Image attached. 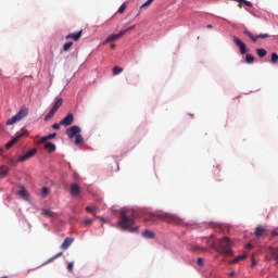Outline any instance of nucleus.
Wrapping results in <instances>:
<instances>
[{"label": "nucleus", "mask_w": 278, "mask_h": 278, "mask_svg": "<svg viewBox=\"0 0 278 278\" xmlns=\"http://www.w3.org/2000/svg\"><path fill=\"white\" fill-rule=\"evenodd\" d=\"M236 2H239V3H244L247 7L251 8L252 7V3L247 1V0H233Z\"/></svg>", "instance_id": "34"}, {"label": "nucleus", "mask_w": 278, "mask_h": 278, "mask_svg": "<svg viewBox=\"0 0 278 278\" xmlns=\"http://www.w3.org/2000/svg\"><path fill=\"white\" fill-rule=\"evenodd\" d=\"M94 223L93 218L87 217L84 219V225L85 226H91Z\"/></svg>", "instance_id": "30"}, {"label": "nucleus", "mask_w": 278, "mask_h": 278, "mask_svg": "<svg viewBox=\"0 0 278 278\" xmlns=\"http://www.w3.org/2000/svg\"><path fill=\"white\" fill-rule=\"evenodd\" d=\"M83 36V30L78 31V33H73L70 34L65 37V39H73L74 41H78Z\"/></svg>", "instance_id": "14"}, {"label": "nucleus", "mask_w": 278, "mask_h": 278, "mask_svg": "<svg viewBox=\"0 0 278 278\" xmlns=\"http://www.w3.org/2000/svg\"><path fill=\"white\" fill-rule=\"evenodd\" d=\"M53 138H56V132L46 135V136L41 137V140H53Z\"/></svg>", "instance_id": "26"}, {"label": "nucleus", "mask_w": 278, "mask_h": 278, "mask_svg": "<svg viewBox=\"0 0 278 278\" xmlns=\"http://www.w3.org/2000/svg\"><path fill=\"white\" fill-rule=\"evenodd\" d=\"M254 266H255V261H253L251 264V267H254Z\"/></svg>", "instance_id": "50"}, {"label": "nucleus", "mask_w": 278, "mask_h": 278, "mask_svg": "<svg viewBox=\"0 0 278 278\" xmlns=\"http://www.w3.org/2000/svg\"><path fill=\"white\" fill-rule=\"evenodd\" d=\"M81 191H83V188L77 184H72L70 187V194L74 198L79 197Z\"/></svg>", "instance_id": "8"}, {"label": "nucleus", "mask_w": 278, "mask_h": 278, "mask_svg": "<svg viewBox=\"0 0 278 278\" xmlns=\"http://www.w3.org/2000/svg\"><path fill=\"white\" fill-rule=\"evenodd\" d=\"M18 164V159H14V157H7V165H9V167H16Z\"/></svg>", "instance_id": "18"}, {"label": "nucleus", "mask_w": 278, "mask_h": 278, "mask_svg": "<svg viewBox=\"0 0 278 278\" xmlns=\"http://www.w3.org/2000/svg\"><path fill=\"white\" fill-rule=\"evenodd\" d=\"M84 140H75L74 141V144H75V147H81V144H84Z\"/></svg>", "instance_id": "39"}, {"label": "nucleus", "mask_w": 278, "mask_h": 278, "mask_svg": "<svg viewBox=\"0 0 278 278\" xmlns=\"http://www.w3.org/2000/svg\"><path fill=\"white\" fill-rule=\"evenodd\" d=\"M247 248H248V249H251V248H252V244H251V243H249V244L247 245Z\"/></svg>", "instance_id": "49"}, {"label": "nucleus", "mask_w": 278, "mask_h": 278, "mask_svg": "<svg viewBox=\"0 0 278 278\" xmlns=\"http://www.w3.org/2000/svg\"><path fill=\"white\" fill-rule=\"evenodd\" d=\"M135 28H136V26L132 25V26L128 27L127 29L121 30V31H125V34H127L128 31H131V30L135 29Z\"/></svg>", "instance_id": "42"}, {"label": "nucleus", "mask_w": 278, "mask_h": 278, "mask_svg": "<svg viewBox=\"0 0 278 278\" xmlns=\"http://www.w3.org/2000/svg\"><path fill=\"white\" fill-rule=\"evenodd\" d=\"M233 42L239 47L240 53L245 54L248 52L247 46L238 37H233Z\"/></svg>", "instance_id": "11"}, {"label": "nucleus", "mask_w": 278, "mask_h": 278, "mask_svg": "<svg viewBox=\"0 0 278 278\" xmlns=\"http://www.w3.org/2000/svg\"><path fill=\"white\" fill-rule=\"evenodd\" d=\"M63 105V99L59 98L55 100L54 104L52 105V110H54L55 112L60 109V106Z\"/></svg>", "instance_id": "19"}, {"label": "nucleus", "mask_w": 278, "mask_h": 278, "mask_svg": "<svg viewBox=\"0 0 278 278\" xmlns=\"http://www.w3.org/2000/svg\"><path fill=\"white\" fill-rule=\"evenodd\" d=\"M66 269H67L68 273H72L73 269H74V262H70V263L67 264V266H66Z\"/></svg>", "instance_id": "36"}, {"label": "nucleus", "mask_w": 278, "mask_h": 278, "mask_svg": "<svg viewBox=\"0 0 278 278\" xmlns=\"http://www.w3.org/2000/svg\"><path fill=\"white\" fill-rule=\"evenodd\" d=\"M17 197L22 198L24 201H29V194L24 187L20 188Z\"/></svg>", "instance_id": "12"}, {"label": "nucleus", "mask_w": 278, "mask_h": 278, "mask_svg": "<svg viewBox=\"0 0 278 278\" xmlns=\"http://www.w3.org/2000/svg\"><path fill=\"white\" fill-rule=\"evenodd\" d=\"M206 27H207V28H212V25H207Z\"/></svg>", "instance_id": "51"}, {"label": "nucleus", "mask_w": 278, "mask_h": 278, "mask_svg": "<svg viewBox=\"0 0 278 278\" xmlns=\"http://www.w3.org/2000/svg\"><path fill=\"white\" fill-rule=\"evenodd\" d=\"M123 72H124V68H122L119 66H114L113 70H112L113 75H118Z\"/></svg>", "instance_id": "29"}, {"label": "nucleus", "mask_w": 278, "mask_h": 278, "mask_svg": "<svg viewBox=\"0 0 278 278\" xmlns=\"http://www.w3.org/2000/svg\"><path fill=\"white\" fill-rule=\"evenodd\" d=\"M55 113H56V111L51 108V110L45 115V121L52 118Z\"/></svg>", "instance_id": "24"}, {"label": "nucleus", "mask_w": 278, "mask_h": 278, "mask_svg": "<svg viewBox=\"0 0 278 278\" xmlns=\"http://www.w3.org/2000/svg\"><path fill=\"white\" fill-rule=\"evenodd\" d=\"M126 8H127L126 4H122V5L119 7V9H118L117 12H118L119 14H123V13L125 12Z\"/></svg>", "instance_id": "37"}, {"label": "nucleus", "mask_w": 278, "mask_h": 278, "mask_svg": "<svg viewBox=\"0 0 278 278\" xmlns=\"http://www.w3.org/2000/svg\"><path fill=\"white\" fill-rule=\"evenodd\" d=\"M38 150L37 148H33L28 151H26V153L22 154L20 157H17V163H25L27 162V160H31V157H35V155H37Z\"/></svg>", "instance_id": "6"}, {"label": "nucleus", "mask_w": 278, "mask_h": 278, "mask_svg": "<svg viewBox=\"0 0 278 278\" xmlns=\"http://www.w3.org/2000/svg\"><path fill=\"white\" fill-rule=\"evenodd\" d=\"M63 255V252H58L56 254H54L53 256H51L50 258H48L47 263H51L54 260L61 257Z\"/></svg>", "instance_id": "28"}, {"label": "nucleus", "mask_w": 278, "mask_h": 278, "mask_svg": "<svg viewBox=\"0 0 278 278\" xmlns=\"http://www.w3.org/2000/svg\"><path fill=\"white\" fill-rule=\"evenodd\" d=\"M50 193V188L48 187H43V189H41V198L46 199Z\"/></svg>", "instance_id": "27"}, {"label": "nucleus", "mask_w": 278, "mask_h": 278, "mask_svg": "<svg viewBox=\"0 0 278 278\" xmlns=\"http://www.w3.org/2000/svg\"><path fill=\"white\" fill-rule=\"evenodd\" d=\"M243 34L247 35L253 42H256L258 39H266L269 37L268 34H261V35L254 36L248 30H245Z\"/></svg>", "instance_id": "9"}, {"label": "nucleus", "mask_w": 278, "mask_h": 278, "mask_svg": "<svg viewBox=\"0 0 278 278\" xmlns=\"http://www.w3.org/2000/svg\"><path fill=\"white\" fill-rule=\"evenodd\" d=\"M28 130L27 129H22L15 134L13 140H21V138H27L28 136Z\"/></svg>", "instance_id": "13"}, {"label": "nucleus", "mask_w": 278, "mask_h": 278, "mask_svg": "<svg viewBox=\"0 0 278 278\" xmlns=\"http://www.w3.org/2000/svg\"><path fill=\"white\" fill-rule=\"evenodd\" d=\"M61 123H59V124H53L52 125V129H60V127H61Z\"/></svg>", "instance_id": "43"}, {"label": "nucleus", "mask_w": 278, "mask_h": 278, "mask_svg": "<svg viewBox=\"0 0 278 278\" xmlns=\"http://www.w3.org/2000/svg\"><path fill=\"white\" fill-rule=\"evenodd\" d=\"M159 219L175 226H181V227L189 226V224L186 223L184 218L172 213H150L144 217L146 223L156 222Z\"/></svg>", "instance_id": "1"}, {"label": "nucleus", "mask_w": 278, "mask_h": 278, "mask_svg": "<svg viewBox=\"0 0 278 278\" xmlns=\"http://www.w3.org/2000/svg\"><path fill=\"white\" fill-rule=\"evenodd\" d=\"M41 214H43V216L49 217V218H52V217L55 216L54 212L51 211V210H43V211L41 212Z\"/></svg>", "instance_id": "22"}, {"label": "nucleus", "mask_w": 278, "mask_h": 278, "mask_svg": "<svg viewBox=\"0 0 278 278\" xmlns=\"http://www.w3.org/2000/svg\"><path fill=\"white\" fill-rule=\"evenodd\" d=\"M43 149L47 151V153H54L56 147L51 142H46Z\"/></svg>", "instance_id": "17"}, {"label": "nucleus", "mask_w": 278, "mask_h": 278, "mask_svg": "<svg viewBox=\"0 0 278 278\" xmlns=\"http://www.w3.org/2000/svg\"><path fill=\"white\" fill-rule=\"evenodd\" d=\"M229 276H230V277L236 276V271H235V270L230 271V273H229Z\"/></svg>", "instance_id": "45"}, {"label": "nucleus", "mask_w": 278, "mask_h": 278, "mask_svg": "<svg viewBox=\"0 0 278 278\" xmlns=\"http://www.w3.org/2000/svg\"><path fill=\"white\" fill-rule=\"evenodd\" d=\"M10 169L7 166L0 167V176L7 177L9 175Z\"/></svg>", "instance_id": "23"}, {"label": "nucleus", "mask_w": 278, "mask_h": 278, "mask_svg": "<svg viewBox=\"0 0 278 278\" xmlns=\"http://www.w3.org/2000/svg\"><path fill=\"white\" fill-rule=\"evenodd\" d=\"M238 7H239L240 9H242V4H239Z\"/></svg>", "instance_id": "52"}, {"label": "nucleus", "mask_w": 278, "mask_h": 278, "mask_svg": "<svg viewBox=\"0 0 278 278\" xmlns=\"http://www.w3.org/2000/svg\"><path fill=\"white\" fill-rule=\"evenodd\" d=\"M271 62L275 64L278 62V54L277 53H273L271 54Z\"/></svg>", "instance_id": "38"}, {"label": "nucleus", "mask_w": 278, "mask_h": 278, "mask_svg": "<svg viewBox=\"0 0 278 278\" xmlns=\"http://www.w3.org/2000/svg\"><path fill=\"white\" fill-rule=\"evenodd\" d=\"M74 45L73 41H68L63 46V51H68L71 47Z\"/></svg>", "instance_id": "32"}, {"label": "nucleus", "mask_w": 278, "mask_h": 278, "mask_svg": "<svg viewBox=\"0 0 278 278\" xmlns=\"http://www.w3.org/2000/svg\"><path fill=\"white\" fill-rule=\"evenodd\" d=\"M154 0H148L144 4L141 5V9L142 8H146V7H149L150 4L153 3Z\"/></svg>", "instance_id": "41"}, {"label": "nucleus", "mask_w": 278, "mask_h": 278, "mask_svg": "<svg viewBox=\"0 0 278 278\" xmlns=\"http://www.w3.org/2000/svg\"><path fill=\"white\" fill-rule=\"evenodd\" d=\"M256 53L260 58H264L267 54V51L264 49H256Z\"/></svg>", "instance_id": "31"}, {"label": "nucleus", "mask_w": 278, "mask_h": 278, "mask_svg": "<svg viewBox=\"0 0 278 278\" xmlns=\"http://www.w3.org/2000/svg\"><path fill=\"white\" fill-rule=\"evenodd\" d=\"M265 231H266V230H265L264 227H261V226L256 227V228H255V231H254L255 238H256V239H260V238L264 237V236H265Z\"/></svg>", "instance_id": "15"}, {"label": "nucleus", "mask_w": 278, "mask_h": 278, "mask_svg": "<svg viewBox=\"0 0 278 278\" xmlns=\"http://www.w3.org/2000/svg\"><path fill=\"white\" fill-rule=\"evenodd\" d=\"M126 35V31H119L118 34H113L111 36H109L104 41L103 45H108L114 40H118L119 38H122L123 36Z\"/></svg>", "instance_id": "10"}, {"label": "nucleus", "mask_w": 278, "mask_h": 278, "mask_svg": "<svg viewBox=\"0 0 278 278\" xmlns=\"http://www.w3.org/2000/svg\"><path fill=\"white\" fill-rule=\"evenodd\" d=\"M66 136L70 140H84V137L81 135V128L79 126H72L66 129Z\"/></svg>", "instance_id": "4"}, {"label": "nucleus", "mask_w": 278, "mask_h": 278, "mask_svg": "<svg viewBox=\"0 0 278 278\" xmlns=\"http://www.w3.org/2000/svg\"><path fill=\"white\" fill-rule=\"evenodd\" d=\"M2 153H4V148H0V155H2Z\"/></svg>", "instance_id": "46"}, {"label": "nucleus", "mask_w": 278, "mask_h": 278, "mask_svg": "<svg viewBox=\"0 0 278 278\" xmlns=\"http://www.w3.org/2000/svg\"><path fill=\"white\" fill-rule=\"evenodd\" d=\"M243 260H245V254H241V255L236 256V257L230 262V264H238V263L242 262Z\"/></svg>", "instance_id": "21"}, {"label": "nucleus", "mask_w": 278, "mask_h": 278, "mask_svg": "<svg viewBox=\"0 0 278 278\" xmlns=\"http://www.w3.org/2000/svg\"><path fill=\"white\" fill-rule=\"evenodd\" d=\"M142 237L146 239H154L155 238V233L152 232L151 230H144L142 233Z\"/></svg>", "instance_id": "20"}, {"label": "nucleus", "mask_w": 278, "mask_h": 278, "mask_svg": "<svg viewBox=\"0 0 278 278\" xmlns=\"http://www.w3.org/2000/svg\"><path fill=\"white\" fill-rule=\"evenodd\" d=\"M100 220L102 222H105V218L104 217H99Z\"/></svg>", "instance_id": "48"}, {"label": "nucleus", "mask_w": 278, "mask_h": 278, "mask_svg": "<svg viewBox=\"0 0 278 278\" xmlns=\"http://www.w3.org/2000/svg\"><path fill=\"white\" fill-rule=\"evenodd\" d=\"M198 265H199V266H203V258H202V257H199V258H198Z\"/></svg>", "instance_id": "44"}, {"label": "nucleus", "mask_w": 278, "mask_h": 278, "mask_svg": "<svg viewBox=\"0 0 278 278\" xmlns=\"http://www.w3.org/2000/svg\"><path fill=\"white\" fill-rule=\"evenodd\" d=\"M28 115V109L25 105H22L20 108V112L15 114V116L11 117V119L7 121V125H15V123H18V121L23 119Z\"/></svg>", "instance_id": "5"}, {"label": "nucleus", "mask_w": 278, "mask_h": 278, "mask_svg": "<svg viewBox=\"0 0 278 278\" xmlns=\"http://www.w3.org/2000/svg\"><path fill=\"white\" fill-rule=\"evenodd\" d=\"M218 249L217 252L225 256H233V241L229 239V237L220 238L218 241Z\"/></svg>", "instance_id": "3"}, {"label": "nucleus", "mask_w": 278, "mask_h": 278, "mask_svg": "<svg viewBox=\"0 0 278 278\" xmlns=\"http://www.w3.org/2000/svg\"><path fill=\"white\" fill-rule=\"evenodd\" d=\"M245 62H247L248 64L253 63V62H254V56L251 55V54H247V55H245Z\"/></svg>", "instance_id": "33"}, {"label": "nucleus", "mask_w": 278, "mask_h": 278, "mask_svg": "<svg viewBox=\"0 0 278 278\" xmlns=\"http://www.w3.org/2000/svg\"><path fill=\"white\" fill-rule=\"evenodd\" d=\"M85 211L87 213H91L93 216H97V207L96 206H86Z\"/></svg>", "instance_id": "25"}, {"label": "nucleus", "mask_w": 278, "mask_h": 278, "mask_svg": "<svg viewBox=\"0 0 278 278\" xmlns=\"http://www.w3.org/2000/svg\"><path fill=\"white\" fill-rule=\"evenodd\" d=\"M273 257H274V261L276 262V264L278 265V252L274 251Z\"/></svg>", "instance_id": "40"}, {"label": "nucleus", "mask_w": 278, "mask_h": 278, "mask_svg": "<svg viewBox=\"0 0 278 278\" xmlns=\"http://www.w3.org/2000/svg\"><path fill=\"white\" fill-rule=\"evenodd\" d=\"M15 143H16V140L9 141V143L5 146V149L7 150L12 149V147H14Z\"/></svg>", "instance_id": "35"}, {"label": "nucleus", "mask_w": 278, "mask_h": 278, "mask_svg": "<svg viewBox=\"0 0 278 278\" xmlns=\"http://www.w3.org/2000/svg\"><path fill=\"white\" fill-rule=\"evenodd\" d=\"M74 242L73 238H65L63 243L61 244L62 250H67Z\"/></svg>", "instance_id": "16"}, {"label": "nucleus", "mask_w": 278, "mask_h": 278, "mask_svg": "<svg viewBox=\"0 0 278 278\" xmlns=\"http://www.w3.org/2000/svg\"><path fill=\"white\" fill-rule=\"evenodd\" d=\"M111 49H116V45L112 43Z\"/></svg>", "instance_id": "47"}, {"label": "nucleus", "mask_w": 278, "mask_h": 278, "mask_svg": "<svg viewBox=\"0 0 278 278\" xmlns=\"http://www.w3.org/2000/svg\"><path fill=\"white\" fill-rule=\"evenodd\" d=\"M1 278H8V276H3V277H1Z\"/></svg>", "instance_id": "53"}, {"label": "nucleus", "mask_w": 278, "mask_h": 278, "mask_svg": "<svg viewBox=\"0 0 278 278\" xmlns=\"http://www.w3.org/2000/svg\"><path fill=\"white\" fill-rule=\"evenodd\" d=\"M135 224H136L135 213L127 207H122L119 210L118 227L122 230H128L129 232L134 233L138 231V227L132 228Z\"/></svg>", "instance_id": "2"}, {"label": "nucleus", "mask_w": 278, "mask_h": 278, "mask_svg": "<svg viewBox=\"0 0 278 278\" xmlns=\"http://www.w3.org/2000/svg\"><path fill=\"white\" fill-rule=\"evenodd\" d=\"M74 119V114L68 113L63 119L60 121V125H62L63 127H70V125H73Z\"/></svg>", "instance_id": "7"}]
</instances>
